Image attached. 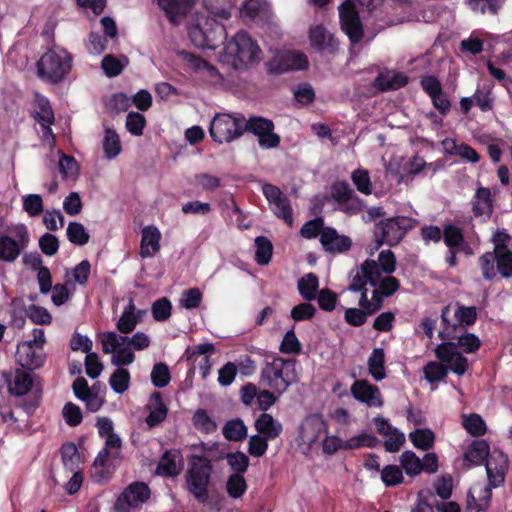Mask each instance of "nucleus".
Listing matches in <instances>:
<instances>
[{
    "label": "nucleus",
    "mask_w": 512,
    "mask_h": 512,
    "mask_svg": "<svg viewBox=\"0 0 512 512\" xmlns=\"http://www.w3.org/2000/svg\"><path fill=\"white\" fill-rule=\"evenodd\" d=\"M259 52L258 44L242 30L225 44L220 60L235 70H243L257 59Z\"/></svg>",
    "instance_id": "obj_1"
},
{
    "label": "nucleus",
    "mask_w": 512,
    "mask_h": 512,
    "mask_svg": "<svg viewBox=\"0 0 512 512\" xmlns=\"http://www.w3.org/2000/svg\"><path fill=\"white\" fill-rule=\"evenodd\" d=\"M227 38L224 25L214 17L200 16L194 13V47L214 50Z\"/></svg>",
    "instance_id": "obj_2"
},
{
    "label": "nucleus",
    "mask_w": 512,
    "mask_h": 512,
    "mask_svg": "<svg viewBox=\"0 0 512 512\" xmlns=\"http://www.w3.org/2000/svg\"><path fill=\"white\" fill-rule=\"evenodd\" d=\"M416 220L406 216H396L380 220L375 224L376 248L384 244L394 247L400 243L408 231L414 228Z\"/></svg>",
    "instance_id": "obj_3"
},
{
    "label": "nucleus",
    "mask_w": 512,
    "mask_h": 512,
    "mask_svg": "<svg viewBox=\"0 0 512 512\" xmlns=\"http://www.w3.org/2000/svg\"><path fill=\"white\" fill-rule=\"evenodd\" d=\"M451 306L446 305L441 310V321L443 330L439 332L441 340H454L458 330L466 331L467 327L473 326L477 320V309L475 306H464L457 304L454 311L455 322L450 320Z\"/></svg>",
    "instance_id": "obj_4"
},
{
    "label": "nucleus",
    "mask_w": 512,
    "mask_h": 512,
    "mask_svg": "<svg viewBox=\"0 0 512 512\" xmlns=\"http://www.w3.org/2000/svg\"><path fill=\"white\" fill-rule=\"evenodd\" d=\"M71 69V56L63 49L46 52L38 62V73L52 83L60 82Z\"/></svg>",
    "instance_id": "obj_5"
},
{
    "label": "nucleus",
    "mask_w": 512,
    "mask_h": 512,
    "mask_svg": "<svg viewBox=\"0 0 512 512\" xmlns=\"http://www.w3.org/2000/svg\"><path fill=\"white\" fill-rule=\"evenodd\" d=\"M243 120L242 114H217L210 124V136L217 143H229L243 135Z\"/></svg>",
    "instance_id": "obj_6"
},
{
    "label": "nucleus",
    "mask_w": 512,
    "mask_h": 512,
    "mask_svg": "<svg viewBox=\"0 0 512 512\" xmlns=\"http://www.w3.org/2000/svg\"><path fill=\"white\" fill-rule=\"evenodd\" d=\"M291 363L281 357H275L271 362H266L261 370L259 384L272 389L278 395L283 394L291 385L285 367Z\"/></svg>",
    "instance_id": "obj_7"
},
{
    "label": "nucleus",
    "mask_w": 512,
    "mask_h": 512,
    "mask_svg": "<svg viewBox=\"0 0 512 512\" xmlns=\"http://www.w3.org/2000/svg\"><path fill=\"white\" fill-rule=\"evenodd\" d=\"M274 122L262 116H250L243 120V134L250 132L258 138L259 146L264 149L277 148L281 138L274 132Z\"/></svg>",
    "instance_id": "obj_8"
},
{
    "label": "nucleus",
    "mask_w": 512,
    "mask_h": 512,
    "mask_svg": "<svg viewBox=\"0 0 512 512\" xmlns=\"http://www.w3.org/2000/svg\"><path fill=\"white\" fill-rule=\"evenodd\" d=\"M101 344L102 351L105 354H112L111 362L118 368L134 362L135 355L128 344V336H122L116 332H107L103 335Z\"/></svg>",
    "instance_id": "obj_9"
},
{
    "label": "nucleus",
    "mask_w": 512,
    "mask_h": 512,
    "mask_svg": "<svg viewBox=\"0 0 512 512\" xmlns=\"http://www.w3.org/2000/svg\"><path fill=\"white\" fill-rule=\"evenodd\" d=\"M150 488L144 482H133L118 496L114 509L116 512H130L145 503L150 497Z\"/></svg>",
    "instance_id": "obj_10"
},
{
    "label": "nucleus",
    "mask_w": 512,
    "mask_h": 512,
    "mask_svg": "<svg viewBox=\"0 0 512 512\" xmlns=\"http://www.w3.org/2000/svg\"><path fill=\"white\" fill-rule=\"evenodd\" d=\"M308 64V58L302 52L281 51L269 61L268 68L271 74L280 75L289 71L304 70Z\"/></svg>",
    "instance_id": "obj_11"
},
{
    "label": "nucleus",
    "mask_w": 512,
    "mask_h": 512,
    "mask_svg": "<svg viewBox=\"0 0 512 512\" xmlns=\"http://www.w3.org/2000/svg\"><path fill=\"white\" fill-rule=\"evenodd\" d=\"M339 18L342 31L352 44L359 43L364 36L363 25L355 6L347 2L339 7Z\"/></svg>",
    "instance_id": "obj_12"
},
{
    "label": "nucleus",
    "mask_w": 512,
    "mask_h": 512,
    "mask_svg": "<svg viewBox=\"0 0 512 512\" xmlns=\"http://www.w3.org/2000/svg\"><path fill=\"white\" fill-rule=\"evenodd\" d=\"M14 231L17 241L6 235L0 236V260L2 261L14 262L28 245L27 228L24 225H18Z\"/></svg>",
    "instance_id": "obj_13"
},
{
    "label": "nucleus",
    "mask_w": 512,
    "mask_h": 512,
    "mask_svg": "<svg viewBox=\"0 0 512 512\" xmlns=\"http://www.w3.org/2000/svg\"><path fill=\"white\" fill-rule=\"evenodd\" d=\"M333 199L349 214H357L363 210L364 202L357 196L347 181H337L332 185Z\"/></svg>",
    "instance_id": "obj_14"
},
{
    "label": "nucleus",
    "mask_w": 512,
    "mask_h": 512,
    "mask_svg": "<svg viewBox=\"0 0 512 512\" xmlns=\"http://www.w3.org/2000/svg\"><path fill=\"white\" fill-rule=\"evenodd\" d=\"M379 279L380 269L377 262L372 259H366L356 270V273L352 275L348 290L356 293L365 290L367 284L376 287Z\"/></svg>",
    "instance_id": "obj_15"
},
{
    "label": "nucleus",
    "mask_w": 512,
    "mask_h": 512,
    "mask_svg": "<svg viewBox=\"0 0 512 512\" xmlns=\"http://www.w3.org/2000/svg\"><path fill=\"white\" fill-rule=\"evenodd\" d=\"M508 466V457L502 451L494 450L489 454L485 462V467L488 481L492 482V486H500L503 484Z\"/></svg>",
    "instance_id": "obj_16"
},
{
    "label": "nucleus",
    "mask_w": 512,
    "mask_h": 512,
    "mask_svg": "<svg viewBox=\"0 0 512 512\" xmlns=\"http://www.w3.org/2000/svg\"><path fill=\"white\" fill-rule=\"evenodd\" d=\"M352 396L369 407L383 406V399L379 388L367 380H356L351 386Z\"/></svg>",
    "instance_id": "obj_17"
},
{
    "label": "nucleus",
    "mask_w": 512,
    "mask_h": 512,
    "mask_svg": "<svg viewBox=\"0 0 512 512\" xmlns=\"http://www.w3.org/2000/svg\"><path fill=\"white\" fill-rule=\"evenodd\" d=\"M45 357L43 349L33 346L32 342H23L17 347V361L28 370L40 368L45 362Z\"/></svg>",
    "instance_id": "obj_18"
},
{
    "label": "nucleus",
    "mask_w": 512,
    "mask_h": 512,
    "mask_svg": "<svg viewBox=\"0 0 512 512\" xmlns=\"http://www.w3.org/2000/svg\"><path fill=\"white\" fill-rule=\"evenodd\" d=\"M443 242L447 248L460 249L466 256L473 255L474 251L470 243L465 239L464 231L455 224L443 225Z\"/></svg>",
    "instance_id": "obj_19"
},
{
    "label": "nucleus",
    "mask_w": 512,
    "mask_h": 512,
    "mask_svg": "<svg viewBox=\"0 0 512 512\" xmlns=\"http://www.w3.org/2000/svg\"><path fill=\"white\" fill-rule=\"evenodd\" d=\"M472 213L475 218H483L487 221L491 218L494 205L491 191L487 187H479L471 200Z\"/></svg>",
    "instance_id": "obj_20"
},
{
    "label": "nucleus",
    "mask_w": 512,
    "mask_h": 512,
    "mask_svg": "<svg viewBox=\"0 0 512 512\" xmlns=\"http://www.w3.org/2000/svg\"><path fill=\"white\" fill-rule=\"evenodd\" d=\"M320 243L325 251L343 253L351 248L352 241L348 236L339 235L336 229L325 227L320 236Z\"/></svg>",
    "instance_id": "obj_21"
},
{
    "label": "nucleus",
    "mask_w": 512,
    "mask_h": 512,
    "mask_svg": "<svg viewBox=\"0 0 512 512\" xmlns=\"http://www.w3.org/2000/svg\"><path fill=\"white\" fill-rule=\"evenodd\" d=\"M241 16L256 23H265L270 18V7L266 0H246L240 9Z\"/></svg>",
    "instance_id": "obj_22"
},
{
    "label": "nucleus",
    "mask_w": 512,
    "mask_h": 512,
    "mask_svg": "<svg viewBox=\"0 0 512 512\" xmlns=\"http://www.w3.org/2000/svg\"><path fill=\"white\" fill-rule=\"evenodd\" d=\"M182 466V457L179 451H166L157 464L156 474L165 477H174L181 472Z\"/></svg>",
    "instance_id": "obj_23"
},
{
    "label": "nucleus",
    "mask_w": 512,
    "mask_h": 512,
    "mask_svg": "<svg viewBox=\"0 0 512 512\" xmlns=\"http://www.w3.org/2000/svg\"><path fill=\"white\" fill-rule=\"evenodd\" d=\"M409 78L403 72H381L374 81V86L382 92L398 90L405 87Z\"/></svg>",
    "instance_id": "obj_24"
},
{
    "label": "nucleus",
    "mask_w": 512,
    "mask_h": 512,
    "mask_svg": "<svg viewBox=\"0 0 512 512\" xmlns=\"http://www.w3.org/2000/svg\"><path fill=\"white\" fill-rule=\"evenodd\" d=\"M309 39L311 45L321 52L334 53L338 48V41L322 25L310 30Z\"/></svg>",
    "instance_id": "obj_25"
},
{
    "label": "nucleus",
    "mask_w": 512,
    "mask_h": 512,
    "mask_svg": "<svg viewBox=\"0 0 512 512\" xmlns=\"http://www.w3.org/2000/svg\"><path fill=\"white\" fill-rule=\"evenodd\" d=\"M157 3L173 24H179L180 19L189 12L191 7V0H157Z\"/></svg>",
    "instance_id": "obj_26"
},
{
    "label": "nucleus",
    "mask_w": 512,
    "mask_h": 512,
    "mask_svg": "<svg viewBox=\"0 0 512 512\" xmlns=\"http://www.w3.org/2000/svg\"><path fill=\"white\" fill-rule=\"evenodd\" d=\"M255 429L258 434L270 440L276 439L280 436L283 430L282 424L275 420L272 415L262 413L255 420Z\"/></svg>",
    "instance_id": "obj_27"
},
{
    "label": "nucleus",
    "mask_w": 512,
    "mask_h": 512,
    "mask_svg": "<svg viewBox=\"0 0 512 512\" xmlns=\"http://www.w3.org/2000/svg\"><path fill=\"white\" fill-rule=\"evenodd\" d=\"M7 382L9 392L17 397L26 395L33 385L32 376L22 369H16Z\"/></svg>",
    "instance_id": "obj_28"
},
{
    "label": "nucleus",
    "mask_w": 512,
    "mask_h": 512,
    "mask_svg": "<svg viewBox=\"0 0 512 512\" xmlns=\"http://www.w3.org/2000/svg\"><path fill=\"white\" fill-rule=\"evenodd\" d=\"M161 234L154 226H147L142 230L140 254L143 258L153 256L160 248Z\"/></svg>",
    "instance_id": "obj_29"
},
{
    "label": "nucleus",
    "mask_w": 512,
    "mask_h": 512,
    "mask_svg": "<svg viewBox=\"0 0 512 512\" xmlns=\"http://www.w3.org/2000/svg\"><path fill=\"white\" fill-rule=\"evenodd\" d=\"M216 353L217 349L213 343H202L194 347V357L202 356L201 360L198 362V368L202 379H206L210 375L213 365L211 357Z\"/></svg>",
    "instance_id": "obj_30"
},
{
    "label": "nucleus",
    "mask_w": 512,
    "mask_h": 512,
    "mask_svg": "<svg viewBox=\"0 0 512 512\" xmlns=\"http://www.w3.org/2000/svg\"><path fill=\"white\" fill-rule=\"evenodd\" d=\"M195 77L204 79L211 84L220 83L223 79L215 66L194 54V78Z\"/></svg>",
    "instance_id": "obj_31"
},
{
    "label": "nucleus",
    "mask_w": 512,
    "mask_h": 512,
    "mask_svg": "<svg viewBox=\"0 0 512 512\" xmlns=\"http://www.w3.org/2000/svg\"><path fill=\"white\" fill-rule=\"evenodd\" d=\"M148 409L150 410L149 415L146 418V423L150 427H154L160 424L167 416V408L162 402L161 393L154 392L149 400Z\"/></svg>",
    "instance_id": "obj_32"
},
{
    "label": "nucleus",
    "mask_w": 512,
    "mask_h": 512,
    "mask_svg": "<svg viewBox=\"0 0 512 512\" xmlns=\"http://www.w3.org/2000/svg\"><path fill=\"white\" fill-rule=\"evenodd\" d=\"M489 445L485 440H474L464 454V459L474 465L486 462L489 456Z\"/></svg>",
    "instance_id": "obj_33"
},
{
    "label": "nucleus",
    "mask_w": 512,
    "mask_h": 512,
    "mask_svg": "<svg viewBox=\"0 0 512 512\" xmlns=\"http://www.w3.org/2000/svg\"><path fill=\"white\" fill-rule=\"evenodd\" d=\"M298 291L301 297L306 301L316 299L319 279L316 274L310 272L301 277L297 283Z\"/></svg>",
    "instance_id": "obj_34"
},
{
    "label": "nucleus",
    "mask_w": 512,
    "mask_h": 512,
    "mask_svg": "<svg viewBox=\"0 0 512 512\" xmlns=\"http://www.w3.org/2000/svg\"><path fill=\"white\" fill-rule=\"evenodd\" d=\"M368 370L376 381H381L386 377L385 372V352L383 348H374L368 359Z\"/></svg>",
    "instance_id": "obj_35"
},
{
    "label": "nucleus",
    "mask_w": 512,
    "mask_h": 512,
    "mask_svg": "<svg viewBox=\"0 0 512 512\" xmlns=\"http://www.w3.org/2000/svg\"><path fill=\"white\" fill-rule=\"evenodd\" d=\"M222 433L228 441L239 442L247 437V427L243 420L236 418L229 420L224 424Z\"/></svg>",
    "instance_id": "obj_36"
},
{
    "label": "nucleus",
    "mask_w": 512,
    "mask_h": 512,
    "mask_svg": "<svg viewBox=\"0 0 512 512\" xmlns=\"http://www.w3.org/2000/svg\"><path fill=\"white\" fill-rule=\"evenodd\" d=\"M122 150L121 141L117 132L109 127L105 128L103 138V151L107 159L116 158Z\"/></svg>",
    "instance_id": "obj_37"
},
{
    "label": "nucleus",
    "mask_w": 512,
    "mask_h": 512,
    "mask_svg": "<svg viewBox=\"0 0 512 512\" xmlns=\"http://www.w3.org/2000/svg\"><path fill=\"white\" fill-rule=\"evenodd\" d=\"M478 265L481 269L484 280L491 281L497 275V253L487 251L478 258Z\"/></svg>",
    "instance_id": "obj_38"
},
{
    "label": "nucleus",
    "mask_w": 512,
    "mask_h": 512,
    "mask_svg": "<svg viewBox=\"0 0 512 512\" xmlns=\"http://www.w3.org/2000/svg\"><path fill=\"white\" fill-rule=\"evenodd\" d=\"M129 59L126 56L116 58L112 54L106 55L101 62L104 73L112 78L122 73L123 69L128 65Z\"/></svg>",
    "instance_id": "obj_39"
},
{
    "label": "nucleus",
    "mask_w": 512,
    "mask_h": 512,
    "mask_svg": "<svg viewBox=\"0 0 512 512\" xmlns=\"http://www.w3.org/2000/svg\"><path fill=\"white\" fill-rule=\"evenodd\" d=\"M412 444L423 451H428L433 447L435 435L430 429H416L409 434Z\"/></svg>",
    "instance_id": "obj_40"
},
{
    "label": "nucleus",
    "mask_w": 512,
    "mask_h": 512,
    "mask_svg": "<svg viewBox=\"0 0 512 512\" xmlns=\"http://www.w3.org/2000/svg\"><path fill=\"white\" fill-rule=\"evenodd\" d=\"M400 464L406 474L411 477L419 475L423 470L421 459L411 450H406L401 454Z\"/></svg>",
    "instance_id": "obj_41"
},
{
    "label": "nucleus",
    "mask_w": 512,
    "mask_h": 512,
    "mask_svg": "<svg viewBox=\"0 0 512 512\" xmlns=\"http://www.w3.org/2000/svg\"><path fill=\"white\" fill-rule=\"evenodd\" d=\"M255 246V261L259 265H267L273 253L272 242L265 236H258L255 238Z\"/></svg>",
    "instance_id": "obj_42"
},
{
    "label": "nucleus",
    "mask_w": 512,
    "mask_h": 512,
    "mask_svg": "<svg viewBox=\"0 0 512 512\" xmlns=\"http://www.w3.org/2000/svg\"><path fill=\"white\" fill-rule=\"evenodd\" d=\"M109 384L115 393H124L130 385L129 371L122 367L117 368L110 376Z\"/></svg>",
    "instance_id": "obj_43"
},
{
    "label": "nucleus",
    "mask_w": 512,
    "mask_h": 512,
    "mask_svg": "<svg viewBox=\"0 0 512 512\" xmlns=\"http://www.w3.org/2000/svg\"><path fill=\"white\" fill-rule=\"evenodd\" d=\"M351 180L360 193L365 195L372 193L373 185L368 170L363 168L354 170L351 174Z\"/></svg>",
    "instance_id": "obj_44"
},
{
    "label": "nucleus",
    "mask_w": 512,
    "mask_h": 512,
    "mask_svg": "<svg viewBox=\"0 0 512 512\" xmlns=\"http://www.w3.org/2000/svg\"><path fill=\"white\" fill-rule=\"evenodd\" d=\"M463 427L466 431L475 437L485 435L487 426L483 418L479 414H470L463 419Z\"/></svg>",
    "instance_id": "obj_45"
},
{
    "label": "nucleus",
    "mask_w": 512,
    "mask_h": 512,
    "mask_svg": "<svg viewBox=\"0 0 512 512\" xmlns=\"http://www.w3.org/2000/svg\"><path fill=\"white\" fill-rule=\"evenodd\" d=\"M226 490L231 498L238 499L244 495L247 490V483L243 475L233 473L228 477Z\"/></svg>",
    "instance_id": "obj_46"
},
{
    "label": "nucleus",
    "mask_w": 512,
    "mask_h": 512,
    "mask_svg": "<svg viewBox=\"0 0 512 512\" xmlns=\"http://www.w3.org/2000/svg\"><path fill=\"white\" fill-rule=\"evenodd\" d=\"M423 372L429 383H437L446 378L448 367L440 362L430 361L424 366Z\"/></svg>",
    "instance_id": "obj_47"
},
{
    "label": "nucleus",
    "mask_w": 512,
    "mask_h": 512,
    "mask_svg": "<svg viewBox=\"0 0 512 512\" xmlns=\"http://www.w3.org/2000/svg\"><path fill=\"white\" fill-rule=\"evenodd\" d=\"M381 480L386 487H394L400 485L404 481L401 467L397 465H386L381 470Z\"/></svg>",
    "instance_id": "obj_48"
},
{
    "label": "nucleus",
    "mask_w": 512,
    "mask_h": 512,
    "mask_svg": "<svg viewBox=\"0 0 512 512\" xmlns=\"http://www.w3.org/2000/svg\"><path fill=\"white\" fill-rule=\"evenodd\" d=\"M66 234L69 241L75 245L83 246L89 242L90 236L79 222H70Z\"/></svg>",
    "instance_id": "obj_49"
},
{
    "label": "nucleus",
    "mask_w": 512,
    "mask_h": 512,
    "mask_svg": "<svg viewBox=\"0 0 512 512\" xmlns=\"http://www.w3.org/2000/svg\"><path fill=\"white\" fill-rule=\"evenodd\" d=\"M272 205V210L276 217L282 219L288 225H292V208L289 198L284 194L279 200L275 201Z\"/></svg>",
    "instance_id": "obj_50"
},
{
    "label": "nucleus",
    "mask_w": 512,
    "mask_h": 512,
    "mask_svg": "<svg viewBox=\"0 0 512 512\" xmlns=\"http://www.w3.org/2000/svg\"><path fill=\"white\" fill-rule=\"evenodd\" d=\"M40 111L36 112V119L40 125L47 131L51 132L50 125L54 122V114L46 98L38 100Z\"/></svg>",
    "instance_id": "obj_51"
},
{
    "label": "nucleus",
    "mask_w": 512,
    "mask_h": 512,
    "mask_svg": "<svg viewBox=\"0 0 512 512\" xmlns=\"http://www.w3.org/2000/svg\"><path fill=\"white\" fill-rule=\"evenodd\" d=\"M455 339H457V342H455L457 349L461 348L462 351L467 354L476 352L481 346V341L478 336L466 331L463 335H456Z\"/></svg>",
    "instance_id": "obj_52"
},
{
    "label": "nucleus",
    "mask_w": 512,
    "mask_h": 512,
    "mask_svg": "<svg viewBox=\"0 0 512 512\" xmlns=\"http://www.w3.org/2000/svg\"><path fill=\"white\" fill-rule=\"evenodd\" d=\"M226 460L235 473L242 475L248 469L249 457L241 451L229 452L226 455Z\"/></svg>",
    "instance_id": "obj_53"
},
{
    "label": "nucleus",
    "mask_w": 512,
    "mask_h": 512,
    "mask_svg": "<svg viewBox=\"0 0 512 512\" xmlns=\"http://www.w3.org/2000/svg\"><path fill=\"white\" fill-rule=\"evenodd\" d=\"M171 379L167 364L156 363L151 371V381L155 387L162 388L169 384Z\"/></svg>",
    "instance_id": "obj_54"
},
{
    "label": "nucleus",
    "mask_w": 512,
    "mask_h": 512,
    "mask_svg": "<svg viewBox=\"0 0 512 512\" xmlns=\"http://www.w3.org/2000/svg\"><path fill=\"white\" fill-rule=\"evenodd\" d=\"M194 427L205 433L216 431V422L208 415L204 409H198L194 412Z\"/></svg>",
    "instance_id": "obj_55"
},
{
    "label": "nucleus",
    "mask_w": 512,
    "mask_h": 512,
    "mask_svg": "<svg viewBox=\"0 0 512 512\" xmlns=\"http://www.w3.org/2000/svg\"><path fill=\"white\" fill-rule=\"evenodd\" d=\"M279 350L284 354H299L301 352L302 345L298 340L294 329H290L285 333Z\"/></svg>",
    "instance_id": "obj_56"
},
{
    "label": "nucleus",
    "mask_w": 512,
    "mask_h": 512,
    "mask_svg": "<svg viewBox=\"0 0 512 512\" xmlns=\"http://www.w3.org/2000/svg\"><path fill=\"white\" fill-rule=\"evenodd\" d=\"M62 462L64 466L74 471L77 468L79 462V454L77 447L73 443H66L61 447Z\"/></svg>",
    "instance_id": "obj_57"
},
{
    "label": "nucleus",
    "mask_w": 512,
    "mask_h": 512,
    "mask_svg": "<svg viewBox=\"0 0 512 512\" xmlns=\"http://www.w3.org/2000/svg\"><path fill=\"white\" fill-rule=\"evenodd\" d=\"M474 103L482 112L492 111L494 108L495 98L490 89L483 90L477 88L473 95Z\"/></svg>",
    "instance_id": "obj_58"
},
{
    "label": "nucleus",
    "mask_w": 512,
    "mask_h": 512,
    "mask_svg": "<svg viewBox=\"0 0 512 512\" xmlns=\"http://www.w3.org/2000/svg\"><path fill=\"white\" fill-rule=\"evenodd\" d=\"M435 349L436 357L443 363H449L455 358V355L458 353V349L455 345V342L452 340H442Z\"/></svg>",
    "instance_id": "obj_59"
},
{
    "label": "nucleus",
    "mask_w": 512,
    "mask_h": 512,
    "mask_svg": "<svg viewBox=\"0 0 512 512\" xmlns=\"http://www.w3.org/2000/svg\"><path fill=\"white\" fill-rule=\"evenodd\" d=\"M145 117L138 112H130L126 117V128L134 136H141L145 126Z\"/></svg>",
    "instance_id": "obj_60"
},
{
    "label": "nucleus",
    "mask_w": 512,
    "mask_h": 512,
    "mask_svg": "<svg viewBox=\"0 0 512 512\" xmlns=\"http://www.w3.org/2000/svg\"><path fill=\"white\" fill-rule=\"evenodd\" d=\"M171 303L167 298L156 300L152 304V315L156 321H166L171 315Z\"/></svg>",
    "instance_id": "obj_61"
},
{
    "label": "nucleus",
    "mask_w": 512,
    "mask_h": 512,
    "mask_svg": "<svg viewBox=\"0 0 512 512\" xmlns=\"http://www.w3.org/2000/svg\"><path fill=\"white\" fill-rule=\"evenodd\" d=\"M27 316L32 322L39 325H47L51 323V314L43 307L37 305H30L26 309Z\"/></svg>",
    "instance_id": "obj_62"
},
{
    "label": "nucleus",
    "mask_w": 512,
    "mask_h": 512,
    "mask_svg": "<svg viewBox=\"0 0 512 512\" xmlns=\"http://www.w3.org/2000/svg\"><path fill=\"white\" fill-rule=\"evenodd\" d=\"M237 365L234 362H227L218 371V383L223 387L231 385L237 376Z\"/></svg>",
    "instance_id": "obj_63"
},
{
    "label": "nucleus",
    "mask_w": 512,
    "mask_h": 512,
    "mask_svg": "<svg viewBox=\"0 0 512 512\" xmlns=\"http://www.w3.org/2000/svg\"><path fill=\"white\" fill-rule=\"evenodd\" d=\"M497 272L502 278L512 277V251L497 253Z\"/></svg>",
    "instance_id": "obj_64"
}]
</instances>
